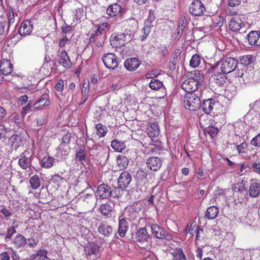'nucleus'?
<instances>
[{
	"label": "nucleus",
	"instance_id": "nucleus-10",
	"mask_svg": "<svg viewBox=\"0 0 260 260\" xmlns=\"http://www.w3.org/2000/svg\"><path fill=\"white\" fill-rule=\"evenodd\" d=\"M106 14L110 18L121 17L123 15L122 8L117 3L109 5L106 9Z\"/></svg>",
	"mask_w": 260,
	"mask_h": 260
},
{
	"label": "nucleus",
	"instance_id": "nucleus-27",
	"mask_svg": "<svg viewBox=\"0 0 260 260\" xmlns=\"http://www.w3.org/2000/svg\"><path fill=\"white\" fill-rule=\"evenodd\" d=\"M10 141L12 142V148L16 150L23 146L25 140L20 135H14L10 138Z\"/></svg>",
	"mask_w": 260,
	"mask_h": 260
},
{
	"label": "nucleus",
	"instance_id": "nucleus-47",
	"mask_svg": "<svg viewBox=\"0 0 260 260\" xmlns=\"http://www.w3.org/2000/svg\"><path fill=\"white\" fill-rule=\"evenodd\" d=\"M106 36H101V37H99L98 38H95L93 39H89V41L91 43H94L96 47L98 48H101L103 47V45L104 43V41L105 40Z\"/></svg>",
	"mask_w": 260,
	"mask_h": 260
},
{
	"label": "nucleus",
	"instance_id": "nucleus-6",
	"mask_svg": "<svg viewBox=\"0 0 260 260\" xmlns=\"http://www.w3.org/2000/svg\"><path fill=\"white\" fill-rule=\"evenodd\" d=\"M102 61L108 69L114 70L118 66L119 58L113 53H108L103 56Z\"/></svg>",
	"mask_w": 260,
	"mask_h": 260
},
{
	"label": "nucleus",
	"instance_id": "nucleus-32",
	"mask_svg": "<svg viewBox=\"0 0 260 260\" xmlns=\"http://www.w3.org/2000/svg\"><path fill=\"white\" fill-rule=\"evenodd\" d=\"M51 104V102L49 98H41L33 105L35 109L41 110L44 107H48Z\"/></svg>",
	"mask_w": 260,
	"mask_h": 260
},
{
	"label": "nucleus",
	"instance_id": "nucleus-19",
	"mask_svg": "<svg viewBox=\"0 0 260 260\" xmlns=\"http://www.w3.org/2000/svg\"><path fill=\"white\" fill-rule=\"evenodd\" d=\"M141 64L140 60L136 57L128 58L126 59L124 63V67L129 71L136 70Z\"/></svg>",
	"mask_w": 260,
	"mask_h": 260
},
{
	"label": "nucleus",
	"instance_id": "nucleus-34",
	"mask_svg": "<svg viewBox=\"0 0 260 260\" xmlns=\"http://www.w3.org/2000/svg\"><path fill=\"white\" fill-rule=\"evenodd\" d=\"M111 146L112 149L118 152H121L125 148L124 142L117 139L113 140L111 142Z\"/></svg>",
	"mask_w": 260,
	"mask_h": 260
},
{
	"label": "nucleus",
	"instance_id": "nucleus-1",
	"mask_svg": "<svg viewBox=\"0 0 260 260\" xmlns=\"http://www.w3.org/2000/svg\"><path fill=\"white\" fill-rule=\"evenodd\" d=\"M204 80L201 71H195L191 76L185 79L181 84V88L187 93H194Z\"/></svg>",
	"mask_w": 260,
	"mask_h": 260
},
{
	"label": "nucleus",
	"instance_id": "nucleus-24",
	"mask_svg": "<svg viewBox=\"0 0 260 260\" xmlns=\"http://www.w3.org/2000/svg\"><path fill=\"white\" fill-rule=\"evenodd\" d=\"M114 206L113 204H110V203H106L101 204L99 208V210L103 216L109 217V215L111 214V212L114 210Z\"/></svg>",
	"mask_w": 260,
	"mask_h": 260
},
{
	"label": "nucleus",
	"instance_id": "nucleus-55",
	"mask_svg": "<svg viewBox=\"0 0 260 260\" xmlns=\"http://www.w3.org/2000/svg\"><path fill=\"white\" fill-rule=\"evenodd\" d=\"M250 144L256 148L260 147V133H258L251 140Z\"/></svg>",
	"mask_w": 260,
	"mask_h": 260
},
{
	"label": "nucleus",
	"instance_id": "nucleus-28",
	"mask_svg": "<svg viewBox=\"0 0 260 260\" xmlns=\"http://www.w3.org/2000/svg\"><path fill=\"white\" fill-rule=\"evenodd\" d=\"M218 213V208L216 206H211L207 209L205 216L209 220H212L216 218Z\"/></svg>",
	"mask_w": 260,
	"mask_h": 260
},
{
	"label": "nucleus",
	"instance_id": "nucleus-44",
	"mask_svg": "<svg viewBox=\"0 0 260 260\" xmlns=\"http://www.w3.org/2000/svg\"><path fill=\"white\" fill-rule=\"evenodd\" d=\"M96 134L100 137H104L106 135L108 129L105 125L102 123H98L96 125Z\"/></svg>",
	"mask_w": 260,
	"mask_h": 260
},
{
	"label": "nucleus",
	"instance_id": "nucleus-57",
	"mask_svg": "<svg viewBox=\"0 0 260 260\" xmlns=\"http://www.w3.org/2000/svg\"><path fill=\"white\" fill-rule=\"evenodd\" d=\"M0 212L7 218L10 217L12 215V212L7 209L5 206H2L1 207Z\"/></svg>",
	"mask_w": 260,
	"mask_h": 260
},
{
	"label": "nucleus",
	"instance_id": "nucleus-12",
	"mask_svg": "<svg viewBox=\"0 0 260 260\" xmlns=\"http://www.w3.org/2000/svg\"><path fill=\"white\" fill-rule=\"evenodd\" d=\"M58 63L66 69L70 68L73 64L67 51L63 50L58 51Z\"/></svg>",
	"mask_w": 260,
	"mask_h": 260
},
{
	"label": "nucleus",
	"instance_id": "nucleus-21",
	"mask_svg": "<svg viewBox=\"0 0 260 260\" xmlns=\"http://www.w3.org/2000/svg\"><path fill=\"white\" fill-rule=\"evenodd\" d=\"M98 232L104 237H109L112 235V226L108 225L106 222H101L98 226Z\"/></svg>",
	"mask_w": 260,
	"mask_h": 260
},
{
	"label": "nucleus",
	"instance_id": "nucleus-49",
	"mask_svg": "<svg viewBox=\"0 0 260 260\" xmlns=\"http://www.w3.org/2000/svg\"><path fill=\"white\" fill-rule=\"evenodd\" d=\"M90 37L89 39H93L95 38L101 37V36H106L105 34L102 33L100 29H98L97 27L94 25L90 31Z\"/></svg>",
	"mask_w": 260,
	"mask_h": 260
},
{
	"label": "nucleus",
	"instance_id": "nucleus-5",
	"mask_svg": "<svg viewBox=\"0 0 260 260\" xmlns=\"http://www.w3.org/2000/svg\"><path fill=\"white\" fill-rule=\"evenodd\" d=\"M99 246L94 242H89L84 246V254L88 259H95L99 252Z\"/></svg>",
	"mask_w": 260,
	"mask_h": 260
},
{
	"label": "nucleus",
	"instance_id": "nucleus-42",
	"mask_svg": "<svg viewBox=\"0 0 260 260\" xmlns=\"http://www.w3.org/2000/svg\"><path fill=\"white\" fill-rule=\"evenodd\" d=\"M173 260H186V256L181 248H176L172 253Z\"/></svg>",
	"mask_w": 260,
	"mask_h": 260
},
{
	"label": "nucleus",
	"instance_id": "nucleus-45",
	"mask_svg": "<svg viewBox=\"0 0 260 260\" xmlns=\"http://www.w3.org/2000/svg\"><path fill=\"white\" fill-rule=\"evenodd\" d=\"M163 85L162 82L157 79H152L149 83V87L153 90H158Z\"/></svg>",
	"mask_w": 260,
	"mask_h": 260
},
{
	"label": "nucleus",
	"instance_id": "nucleus-53",
	"mask_svg": "<svg viewBox=\"0 0 260 260\" xmlns=\"http://www.w3.org/2000/svg\"><path fill=\"white\" fill-rule=\"evenodd\" d=\"M17 227V225H12L7 229L5 239H11L13 235L16 233Z\"/></svg>",
	"mask_w": 260,
	"mask_h": 260
},
{
	"label": "nucleus",
	"instance_id": "nucleus-2",
	"mask_svg": "<svg viewBox=\"0 0 260 260\" xmlns=\"http://www.w3.org/2000/svg\"><path fill=\"white\" fill-rule=\"evenodd\" d=\"M183 102L185 108L190 111H195L201 107L200 98L194 93H186Z\"/></svg>",
	"mask_w": 260,
	"mask_h": 260
},
{
	"label": "nucleus",
	"instance_id": "nucleus-26",
	"mask_svg": "<svg viewBox=\"0 0 260 260\" xmlns=\"http://www.w3.org/2000/svg\"><path fill=\"white\" fill-rule=\"evenodd\" d=\"M147 133L150 138L158 136L159 134V129L157 123L155 122L150 123L147 126Z\"/></svg>",
	"mask_w": 260,
	"mask_h": 260
},
{
	"label": "nucleus",
	"instance_id": "nucleus-31",
	"mask_svg": "<svg viewBox=\"0 0 260 260\" xmlns=\"http://www.w3.org/2000/svg\"><path fill=\"white\" fill-rule=\"evenodd\" d=\"M64 179L63 178L61 177L59 174H55L51 176L49 183L52 184L55 189H58L64 182Z\"/></svg>",
	"mask_w": 260,
	"mask_h": 260
},
{
	"label": "nucleus",
	"instance_id": "nucleus-54",
	"mask_svg": "<svg viewBox=\"0 0 260 260\" xmlns=\"http://www.w3.org/2000/svg\"><path fill=\"white\" fill-rule=\"evenodd\" d=\"M89 91V83H83L81 91H82V94L84 96H85V98L84 100L82 103H84V102H85V101L87 100Z\"/></svg>",
	"mask_w": 260,
	"mask_h": 260
},
{
	"label": "nucleus",
	"instance_id": "nucleus-9",
	"mask_svg": "<svg viewBox=\"0 0 260 260\" xmlns=\"http://www.w3.org/2000/svg\"><path fill=\"white\" fill-rule=\"evenodd\" d=\"M238 65V61L233 57H228L223 60L221 69L223 74H229L236 69Z\"/></svg>",
	"mask_w": 260,
	"mask_h": 260
},
{
	"label": "nucleus",
	"instance_id": "nucleus-8",
	"mask_svg": "<svg viewBox=\"0 0 260 260\" xmlns=\"http://www.w3.org/2000/svg\"><path fill=\"white\" fill-rule=\"evenodd\" d=\"M110 41L111 45L115 48L123 47L128 42L125 34L121 32L112 34Z\"/></svg>",
	"mask_w": 260,
	"mask_h": 260
},
{
	"label": "nucleus",
	"instance_id": "nucleus-38",
	"mask_svg": "<svg viewBox=\"0 0 260 260\" xmlns=\"http://www.w3.org/2000/svg\"><path fill=\"white\" fill-rule=\"evenodd\" d=\"M223 73H217L213 76L215 83L219 86L223 85L226 80V77Z\"/></svg>",
	"mask_w": 260,
	"mask_h": 260
},
{
	"label": "nucleus",
	"instance_id": "nucleus-61",
	"mask_svg": "<svg viewBox=\"0 0 260 260\" xmlns=\"http://www.w3.org/2000/svg\"><path fill=\"white\" fill-rule=\"evenodd\" d=\"M151 31V27L149 25H145L144 27L142 28V31L143 32V35L141 37V41H144L146 38L147 36L150 33Z\"/></svg>",
	"mask_w": 260,
	"mask_h": 260
},
{
	"label": "nucleus",
	"instance_id": "nucleus-41",
	"mask_svg": "<svg viewBox=\"0 0 260 260\" xmlns=\"http://www.w3.org/2000/svg\"><path fill=\"white\" fill-rule=\"evenodd\" d=\"M94 25L104 34H105L106 32L111 28L110 23L107 21H101L99 23L95 24Z\"/></svg>",
	"mask_w": 260,
	"mask_h": 260
},
{
	"label": "nucleus",
	"instance_id": "nucleus-18",
	"mask_svg": "<svg viewBox=\"0 0 260 260\" xmlns=\"http://www.w3.org/2000/svg\"><path fill=\"white\" fill-rule=\"evenodd\" d=\"M243 26V22L238 16L232 17L229 24L230 29L234 32L238 31Z\"/></svg>",
	"mask_w": 260,
	"mask_h": 260
},
{
	"label": "nucleus",
	"instance_id": "nucleus-17",
	"mask_svg": "<svg viewBox=\"0 0 260 260\" xmlns=\"http://www.w3.org/2000/svg\"><path fill=\"white\" fill-rule=\"evenodd\" d=\"M12 244L16 249H23L27 245V239L19 233L13 238Z\"/></svg>",
	"mask_w": 260,
	"mask_h": 260
},
{
	"label": "nucleus",
	"instance_id": "nucleus-23",
	"mask_svg": "<svg viewBox=\"0 0 260 260\" xmlns=\"http://www.w3.org/2000/svg\"><path fill=\"white\" fill-rule=\"evenodd\" d=\"M215 105V101L213 99H208L203 101L201 104V107L203 111L206 114H209L212 111Z\"/></svg>",
	"mask_w": 260,
	"mask_h": 260
},
{
	"label": "nucleus",
	"instance_id": "nucleus-33",
	"mask_svg": "<svg viewBox=\"0 0 260 260\" xmlns=\"http://www.w3.org/2000/svg\"><path fill=\"white\" fill-rule=\"evenodd\" d=\"M54 164V158L50 156L44 157L40 162L41 166L45 169L52 168Z\"/></svg>",
	"mask_w": 260,
	"mask_h": 260
},
{
	"label": "nucleus",
	"instance_id": "nucleus-50",
	"mask_svg": "<svg viewBox=\"0 0 260 260\" xmlns=\"http://www.w3.org/2000/svg\"><path fill=\"white\" fill-rule=\"evenodd\" d=\"M72 26L66 25V26L62 27V31L60 35L68 36L70 38H71L72 37Z\"/></svg>",
	"mask_w": 260,
	"mask_h": 260
},
{
	"label": "nucleus",
	"instance_id": "nucleus-16",
	"mask_svg": "<svg viewBox=\"0 0 260 260\" xmlns=\"http://www.w3.org/2000/svg\"><path fill=\"white\" fill-rule=\"evenodd\" d=\"M162 165L161 159L156 156L149 157L147 160V167L153 171H158Z\"/></svg>",
	"mask_w": 260,
	"mask_h": 260
},
{
	"label": "nucleus",
	"instance_id": "nucleus-13",
	"mask_svg": "<svg viewBox=\"0 0 260 260\" xmlns=\"http://www.w3.org/2000/svg\"><path fill=\"white\" fill-rule=\"evenodd\" d=\"M33 28L32 22L28 19L25 20L21 24L18 32L21 36H25L30 34Z\"/></svg>",
	"mask_w": 260,
	"mask_h": 260
},
{
	"label": "nucleus",
	"instance_id": "nucleus-58",
	"mask_svg": "<svg viewBox=\"0 0 260 260\" xmlns=\"http://www.w3.org/2000/svg\"><path fill=\"white\" fill-rule=\"evenodd\" d=\"M188 17L187 15H183L181 17L179 24H178V28H185V27L187 25V22H188Z\"/></svg>",
	"mask_w": 260,
	"mask_h": 260
},
{
	"label": "nucleus",
	"instance_id": "nucleus-30",
	"mask_svg": "<svg viewBox=\"0 0 260 260\" xmlns=\"http://www.w3.org/2000/svg\"><path fill=\"white\" fill-rule=\"evenodd\" d=\"M128 225L126 220L124 219L119 218L118 234L121 237H124L128 230Z\"/></svg>",
	"mask_w": 260,
	"mask_h": 260
},
{
	"label": "nucleus",
	"instance_id": "nucleus-40",
	"mask_svg": "<svg viewBox=\"0 0 260 260\" xmlns=\"http://www.w3.org/2000/svg\"><path fill=\"white\" fill-rule=\"evenodd\" d=\"M29 183L33 189H38L41 186L40 177L38 175H34L30 178Z\"/></svg>",
	"mask_w": 260,
	"mask_h": 260
},
{
	"label": "nucleus",
	"instance_id": "nucleus-59",
	"mask_svg": "<svg viewBox=\"0 0 260 260\" xmlns=\"http://www.w3.org/2000/svg\"><path fill=\"white\" fill-rule=\"evenodd\" d=\"M84 14V12L83 9L76 10L74 17V20L77 21L80 20L83 17Z\"/></svg>",
	"mask_w": 260,
	"mask_h": 260
},
{
	"label": "nucleus",
	"instance_id": "nucleus-64",
	"mask_svg": "<svg viewBox=\"0 0 260 260\" xmlns=\"http://www.w3.org/2000/svg\"><path fill=\"white\" fill-rule=\"evenodd\" d=\"M147 177V174L142 170H139L137 172L136 177L138 180H143Z\"/></svg>",
	"mask_w": 260,
	"mask_h": 260
},
{
	"label": "nucleus",
	"instance_id": "nucleus-4",
	"mask_svg": "<svg viewBox=\"0 0 260 260\" xmlns=\"http://www.w3.org/2000/svg\"><path fill=\"white\" fill-rule=\"evenodd\" d=\"M188 10L189 13L194 17L203 16L206 11L205 6L200 0H192Z\"/></svg>",
	"mask_w": 260,
	"mask_h": 260
},
{
	"label": "nucleus",
	"instance_id": "nucleus-52",
	"mask_svg": "<svg viewBox=\"0 0 260 260\" xmlns=\"http://www.w3.org/2000/svg\"><path fill=\"white\" fill-rule=\"evenodd\" d=\"M71 39V38H70L68 36L60 35L58 42L59 47L60 48H63L65 47L67 45H69Z\"/></svg>",
	"mask_w": 260,
	"mask_h": 260
},
{
	"label": "nucleus",
	"instance_id": "nucleus-48",
	"mask_svg": "<svg viewBox=\"0 0 260 260\" xmlns=\"http://www.w3.org/2000/svg\"><path fill=\"white\" fill-rule=\"evenodd\" d=\"M201 57L198 54H195L192 55L189 63L190 66L193 68L198 67L201 63Z\"/></svg>",
	"mask_w": 260,
	"mask_h": 260
},
{
	"label": "nucleus",
	"instance_id": "nucleus-22",
	"mask_svg": "<svg viewBox=\"0 0 260 260\" xmlns=\"http://www.w3.org/2000/svg\"><path fill=\"white\" fill-rule=\"evenodd\" d=\"M13 64L10 60L3 59L0 64V72L5 75H8L11 73L13 70Z\"/></svg>",
	"mask_w": 260,
	"mask_h": 260
},
{
	"label": "nucleus",
	"instance_id": "nucleus-15",
	"mask_svg": "<svg viewBox=\"0 0 260 260\" xmlns=\"http://www.w3.org/2000/svg\"><path fill=\"white\" fill-rule=\"evenodd\" d=\"M96 193L101 199H108L111 196L112 190L109 186L103 183L98 187Z\"/></svg>",
	"mask_w": 260,
	"mask_h": 260
},
{
	"label": "nucleus",
	"instance_id": "nucleus-25",
	"mask_svg": "<svg viewBox=\"0 0 260 260\" xmlns=\"http://www.w3.org/2000/svg\"><path fill=\"white\" fill-rule=\"evenodd\" d=\"M18 165L21 169L27 171L31 170V161L30 158L26 157L25 155L23 153L20 155V158L18 160Z\"/></svg>",
	"mask_w": 260,
	"mask_h": 260
},
{
	"label": "nucleus",
	"instance_id": "nucleus-37",
	"mask_svg": "<svg viewBox=\"0 0 260 260\" xmlns=\"http://www.w3.org/2000/svg\"><path fill=\"white\" fill-rule=\"evenodd\" d=\"M16 16H17V13L15 9L10 7L8 13V24L9 26L16 23Z\"/></svg>",
	"mask_w": 260,
	"mask_h": 260
},
{
	"label": "nucleus",
	"instance_id": "nucleus-56",
	"mask_svg": "<svg viewBox=\"0 0 260 260\" xmlns=\"http://www.w3.org/2000/svg\"><path fill=\"white\" fill-rule=\"evenodd\" d=\"M38 239L34 237H31L27 239V244L31 248L36 247L38 244Z\"/></svg>",
	"mask_w": 260,
	"mask_h": 260
},
{
	"label": "nucleus",
	"instance_id": "nucleus-51",
	"mask_svg": "<svg viewBox=\"0 0 260 260\" xmlns=\"http://www.w3.org/2000/svg\"><path fill=\"white\" fill-rule=\"evenodd\" d=\"M48 253L47 250L45 248H41L38 250L36 253L32 255V259L36 258L37 257L40 256L41 257H43L42 260H44L47 258V254Z\"/></svg>",
	"mask_w": 260,
	"mask_h": 260
},
{
	"label": "nucleus",
	"instance_id": "nucleus-11",
	"mask_svg": "<svg viewBox=\"0 0 260 260\" xmlns=\"http://www.w3.org/2000/svg\"><path fill=\"white\" fill-rule=\"evenodd\" d=\"M132 181L131 174L127 171H123L118 179V184L121 189L126 188Z\"/></svg>",
	"mask_w": 260,
	"mask_h": 260
},
{
	"label": "nucleus",
	"instance_id": "nucleus-35",
	"mask_svg": "<svg viewBox=\"0 0 260 260\" xmlns=\"http://www.w3.org/2000/svg\"><path fill=\"white\" fill-rule=\"evenodd\" d=\"M129 163L127 158L123 155H119L117 157V164L119 169L122 170L125 169Z\"/></svg>",
	"mask_w": 260,
	"mask_h": 260
},
{
	"label": "nucleus",
	"instance_id": "nucleus-3",
	"mask_svg": "<svg viewBox=\"0 0 260 260\" xmlns=\"http://www.w3.org/2000/svg\"><path fill=\"white\" fill-rule=\"evenodd\" d=\"M238 152L246 159H250L256 154L254 149L250 146L248 143L244 141L239 145H236Z\"/></svg>",
	"mask_w": 260,
	"mask_h": 260
},
{
	"label": "nucleus",
	"instance_id": "nucleus-14",
	"mask_svg": "<svg viewBox=\"0 0 260 260\" xmlns=\"http://www.w3.org/2000/svg\"><path fill=\"white\" fill-rule=\"evenodd\" d=\"M249 194L251 197L257 198L260 196V182L258 180H250Z\"/></svg>",
	"mask_w": 260,
	"mask_h": 260
},
{
	"label": "nucleus",
	"instance_id": "nucleus-7",
	"mask_svg": "<svg viewBox=\"0 0 260 260\" xmlns=\"http://www.w3.org/2000/svg\"><path fill=\"white\" fill-rule=\"evenodd\" d=\"M151 230L152 235L157 239L169 241L173 238L171 234L167 233L164 228L157 224H152L151 226Z\"/></svg>",
	"mask_w": 260,
	"mask_h": 260
},
{
	"label": "nucleus",
	"instance_id": "nucleus-46",
	"mask_svg": "<svg viewBox=\"0 0 260 260\" xmlns=\"http://www.w3.org/2000/svg\"><path fill=\"white\" fill-rule=\"evenodd\" d=\"M254 56L251 55H243L240 58V62L246 66L250 64L253 60Z\"/></svg>",
	"mask_w": 260,
	"mask_h": 260
},
{
	"label": "nucleus",
	"instance_id": "nucleus-43",
	"mask_svg": "<svg viewBox=\"0 0 260 260\" xmlns=\"http://www.w3.org/2000/svg\"><path fill=\"white\" fill-rule=\"evenodd\" d=\"M86 153L84 149L80 148L76 152V158L82 165H84L85 162Z\"/></svg>",
	"mask_w": 260,
	"mask_h": 260
},
{
	"label": "nucleus",
	"instance_id": "nucleus-60",
	"mask_svg": "<svg viewBox=\"0 0 260 260\" xmlns=\"http://www.w3.org/2000/svg\"><path fill=\"white\" fill-rule=\"evenodd\" d=\"M23 117L22 115L20 116L18 114L15 113L13 117V121L17 125L20 126L22 124Z\"/></svg>",
	"mask_w": 260,
	"mask_h": 260
},
{
	"label": "nucleus",
	"instance_id": "nucleus-36",
	"mask_svg": "<svg viewBox=\"0 0 260 260\" xmlns=\"http://www.w3.org/2000/svg\"><path fill=\"white\" fill-rule=\"evenodd\" d=\"M260 37L259 31H251L247 36V40L250 45H255Z\"/></svg>",
	"mask_w": 260,
	"mask_h": 260
},
{
	"label": "nucleus",
	"instance_id": "nucleus-62",
	"mask_svg": "<svg viewBox=\"0 0 260 260\" xmlns=\"http://www.w3.org/2000/svg\"><path fill=\"white\" fill-rule=\"evenodd\" d=\"M194 254L196 255V257L198 260H201L203 254V248L200 247H198L194 251Z\"/></svg>",
	"mask_w": 260,
	"mask_h": 260
},
{
	"label": "nucleus",
	"instance_id": "nucleus-29",
	"mask_svg": "<svg viewBox=\"0 0 260 260\" xmlns=\"http://www.w3.org/2000/svg\"><path fill=\"white\" fill-rule=\"evenodd\" d=\"M149 238V235L145 228H140L136 233V239L140 242L147 241Z\"/></svg>",
	"mask_w": 260,
	"mask_h": 260
},
{
	"label": "nucleus",
	"instance_id": "nucleus-39",
	"mask_svg": "<svg viewBox=\"0 0 260 260\" xmlns=\"http://www.w3.org/2000/svg\"><path fill=\"white\" fill-rule=\"evenodd\" d=\"M218 128L217 127L210 125L204 129V134L205 135L208 134L211 138H214L216 137L218 133Z\"/></svg>",
	"mask_w": 260,
	"mask_h": 260
},
{
	"label": "nucleus",
	"instance_id": "nucleus-63",
	"mask_svg": "<svg viewBox=\"0 0 260 260\" xmlns=\"http://www.w3.org/2000/svg\"><path fill=\"white\" fill-rule=\"evenodd\" d=\"M55 88L58 91H62L64 88L63 80L61 79H59L55 86Z\"/></svg>",
	"mask_w": 260,
	"mask_h": 260
},
{
	"label": "nucleus",
	"instance_id": "nucleus-20",
	"mask_svg": "<svg viewBox=\"0 0 260 260\" xmlns=\"http://www.w3.org/2000/svg\"><path fill=\"white\" fill-rule=\"evenodd\" d=\"M122 23L125 31L129 32H134L138 28V22L134 18L123 20Z\"/></svg>",
	"mask_w": 260,
	"mask_h": 260
}]
</instances>
